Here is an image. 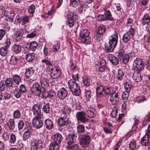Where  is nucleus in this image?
Wrapping results in <instances>:
<instances>
[{"label": "nucleus", "mask_w": 150, "mask_h": 150, "mask_svg": "<svg viewBox=\"0 0 150 150\" xmlns=\"http://www.w3.org/2000/svg\"><path fill=\"white\" fill-rule=\"evenodd\" d=\"M118 34L116 30L109 39V41L105 46V50L109 52H112L116 47L118 43Z\"/></svg>", "instance_id": "1"}, {"label": "nucleus", "mask_w": 150, "mask_h": 150, "mask_svg": "<svg viewBox=\"0 0 150 150\" xmlns=\"http://www.w3.org/2000/svg\"><path fill=\"white\" fill-rule=\"evenodd\" d=\"M68 85L69 89L73 95L78 96L80 95V87L76 81L71 79L69 81Z\"/></svg>", "instance_id": "2"}, {"label": "nucleus", "mask_w": 150, "mask_h": 150, "mask_svg": "<svg viewBox=\"0 0 150 150\" xmlns=\"http://www.w3.org/2000/svg\"><path fill=\"white\" fill-rule=\"evenodd\" d=\"M89 31L86 29L82 30L79 34V38L81 41L86 44H89L91 42V39L89 37Z\"/></svg>", "instance_id": "3"}, {"label": "nucleus", "mask_w": 150, "mask_h": 150, "mask_svg": "<svg viewBox=\"0 0 150 150\" xmlns=\"http://www.w3.org/2000/svg\"><path fill=\"white\" fill-rule=\"evenodd\" d=\"M143 61L140 58H136L133 62L132 70L134 71L139 72L143 70L144 68Z\"/></svg>", "instance_id": "4"}, {"label": "nucleus", "mask_w": 150, "mask_h": 150, "mask_svg": "<svg viewBox=\"0 0 150 150\" xmlns=\"http://www.w3.org/2000/svg\"><path fill=\"white\" fill-rule=\"evenodd\" d=\"M31 146V150H40L42 148V142L40 139L33 138Z\"/></svg>", "instance_id": "5"}, {"label": "nucleus", "mask_w": 150, "mask_h": 150, "mask_svg": "<svg viewBox=\"0 0 150 150\" xmlns=\"http://www.w3.org/2000/svg\"><path fill=\"white\" fill-rule=\"evenodd\" d=\"M90 141V138L89 136L85 134L81 137L79 143L80 145L83 147H86L88 146Z\"/></svg>", "instance_id": "6"}, {"label": "nucleus", "mask_w": 150, "mask_h": 150, "mask_svg": "<svg viewBox=\"0 0 150 150\" xmlns=\"http://www.w3.org/2000/svg\"><path fill=\"white\" fill-rule=\"evenodd\" d=\"M51 69L48 71L50 72V75L53 79H56L59 78L61 75L60 70L57 67L54 66L51 68Z\"/></svg>", "instance_id": "7"}, {"label": "nucleus", "mask_w": 150, "mask_h": 150, "mask_svg": "<svg viewBox=\"0 0 150 150\" xmlns=\"http://www.w3.org/2000/svg\"><path fill=\"white\" fill-rule=\"evenodd\" d=\"M7 5L6 8V16L8 17L10 21L12 22L13 21V18L15 15L14 10L11 7H9Z\"/></svg>", "instance_id": "8"}, {"label": "nucleus", "mask_w": 150, "mask_h": 150, "mask_svg": "<svg viewBox=\"0 0 150 150\" xmlns=\"http://www.w3.org/2000/svg\"><path fill=\"white\" fill-rule=\"evenodd\" d=\"M86 115L84 112H79L76 113V116L78 121L84 123L88 121V119L86 117Z\"/></svg>", "instance_id": "9"}, {"label": "nucleus", "mask_w": 150, "mask_h": 150, "mask_svg": "<svg viewBox=\"0 0 150 150\" xmlns=\"http://www.w3.org/2000/svg\"><path fill=\"white\" fill-rule=\"evenodd\" d=\"M69 122V118L66 115H63L59 118L57 121L58 125L60 127L67 125Z\"/></svg>", "instance_id": "10"}, {"label": "nucleus", "mask_w": 150, "mask_h": 150, "mask_svg": "<svg viewBox=\"0 0 150 150\" xmlns=\"http://www.w3.org/2000/svg\"><path fill=\"white\" fill-rule=\"evenodd\" d=\"M41 117H35L32 120L34 126L37 129H40L43 125V123L40 118Z\"/></svg>", "instance_id": "11"}, {"label": "nucleus", "mask_w": 150, "mask_h": 150, "mask_svg": "<svg viewBox=\"0 0 150 150\" xmlns=\"http://www.w3.org/2000/svg\"><path fill=\"white\" fill-rule=\"evenodd\" d=\"M68 94L67 91L64 88L59 89L57 92L58 97L61 100L64 99L67 97Z\"/></svg>", "instance_id": "12"}, {"label": "nucleus", "mask_w": 150, "mask_h": 150, "mask_svg": "<svg viewBox=\"0 0 150 150\" xmlns=\"http://www.w3.org/2000/svg\"><path fill=\"white\" fill-rule=\"evenodd\" d=\"M149 137L150 138V136L147 134V131H146L145 134L141 139V144L142 146L146 147L149 146Z\"/></svg>", "instance_id": "13"}, {"label": "nucleus", "mask_w": 150, "mask_h": 150, "mask_svg": "<svg viewBox=\"0 0 150 150\" xmlns=\"http://www.w3.org/2000/svg\"><path fill=\"white\" fill-rule=\"evenodd\" d=\"M33 129L30 128H28L23 133L22 138L23 140L25 141L29 139L33 135Z\"/></svg>", "instance_id": "14"}, {"label": "nucleus", "mask_w": 150, "mask_h": 150, "mask_svg": "<svg viewBox=\"0 0 150 150\" xmlns=\"http://www.w3.org/2000/svg\"><path fill=\"white\" fill-rule=\"evenodd\" d=\"M119 98L118 93H114L111 95L110 98V101L112 105H115L118 102Z\"/></svg>", "instance_id": "15"}, {"label": "nucleus", "mask_w": 150, "mask_h": 150, "mask_svg": "<svg viewBox=\"0 0 150 150\" xmlns=\"http://www.w3.org/2000/svg\"><path fill=\"white\" fill-rule=\"evenodd\" d=\"M32 110L33 115L35 116V117H41L42 115L41 109L38 106V104H34L32 107Z\"/></svg>", "instance_id": "16"}, {"label": "nucleus", "mask_w": 150, "mask_h": 150, "mask_svg": "<svg viewBox=\"0 0 150 150\" xmlns=\"http://www.w3.org/2000/svg\"><path fill=\"white\" fill-rule=\"evenodd\" d=\"M76 135L74 133L68 134L66 138L67 144H74L76 141Z\"/></svg>", "instance_id": "17"}, {"label": "nucleus", "mask_w": 150, "mask_h": 150, "mask_svg": "<svg viewBox=\"0 0 150 150\" xmlns=\"http://www.w3.org/2000/svg\"><path fill=\"white\" fill-rule=\"evenodd\" d=\"M46 76H45L44 77L42 76L40 79L42 87L44 89H46L49 87V83L47 81Z\"/></svg>", "instance_id": "18"}, {"label": "nucleus", "mask_w": 150, "mask_h": 150, "mask_svg": "<svg viewBox=\"0 0 150 150\" xmlns=\"http://www.w3.org/2000/svg\"><path fill=\"white\" fill-rule=\"evenodd\" d=\"M41 87L38 83H33L32 87L31 89L32 91L33 92H36L38 93V94L39 95L41 93Z\"/></svg>", "instance_id": "19"}, {"label": "nucleus", "mask_w": 150, "mask_h": 150, "mask_svg": "<svg viewBox=\"0 0 150 150\" xmlns=\"http://www.w3.org/2000/svg\"><path fill=\"white\" fill-rule=\"evenodd\" d=\"M108 59L114 65H116L119 63V60L117 58L112 54L108 55Z\"/></svg>", "instance_id": "20"}, {"label": "nucleus", "mask_w": 150, "mask_h": 150, "mask_svg": "<svg viewBox=\"0 0 150 150\" xmlns=\"http://www.w3.org/2000/svg\"><path fill=\"white\" fill-rule=\"evenodd\" d=\"M132 77L133 80L137 82L140 81L142 79L141 74L137 71H134Z\"/></svg>", "instance_id": "21"}, {"label": "nucleus", "mask_w": 150, "mask_h": 150, "mask_svg": "<svg viewBox=\"0 0 150 150\" xmlns=\"http://www.w3.org/2000/svg\"><path fill=\"white\" fill-rule=\"evenodd\" d=\"M101 11H104V15L106 20L113 21V18L112 17V14L109 10L105 11V9L104 8H101Z\"/></svg>", "instance_id": "22"}, {"label": "nucleus", "mask_w": 150, "mask_h": 150, "mask_svg": "<svg viewBox=\"0 0 150 150\" xmlns=\"http://www.w3.org/2000/svg\"><path fill=\"white\" fill-rule=\"evenodd\" d=\"M45 125L46 128L49 129H52L54 126V124L52 121L49 119H46L45 120Z\"/></svg>", "instance_id": "23"}, {"label": "nucleus", "mask_w": 150, "mask_h": 150, "mask_svg": "<svg viewBox=\"0 0 150 150\" xmlns=\"http://www.w3.org/2000/svg\"><path fill=\"white\" fill-rule=\"evenodd\" d=\"M142 22L144 25L148 24L150 22V16L148 14H145L143 16Z\"/></svg>", "instance_id": "24"}, {"label": "nucleus", "mask_w": 150, "mask_h": 150, "mask_svg": "<svg viewBox=\"0 0 150 150\" xmlns=\"http://www.w3.org/2000/svg\"><path fill=\"white\" fill-rule=\"evenodd\" d=\"M16 40V41H20L22 38L23 36V30L20 29L15 32L14 35Z\"/></svg>", "instance_id": "25"}, {"label": "nucleus", "mask_w": 150, "mask_h": 150, "mask_svg": "<svg viewBox=\"0 0 150 150\" xmlns=\"http://www.w3.org/2000/svg\"><path fill=\"white\" fill-rule=\"evenodd\" d=\"M12 50L14 53L18 54L20 53L22 51V47L19 45L14 44L13 45Z\"/></svg>", "instance_id": "26"}, {"label": "nucleus", "mask_w": 150, "mask_h": 150, "mask_svg": "<svg viewBox=\"0 0 150 150\" xmlns=\"http://www.w3.org/2000/svg\"><path fill=\"white\" fill-rule=\"evenodd\" d=\"M82 83L85 86H89L91 84V81L90 79L86 76L82 77Z\"/></svg>", "instance_id": "27"}, {"label": "nucleus", "mask_w": 150, "mask_h": 150, "mask_svg": "<svg viewBox=\"0 0 150 150\" xmlns=\"http://www.w3.org/2000/svg\"><path fill=\"white\" fill-rule=\"evenodd\" d=\"M63 137L62 135L59 133H57L54 136V141L56 143L59 144L62 141Z\"/></svg>", "instance_id": "28"}, {"label": "nucleus", "mask_w": 150, "mask_h": 150, "mask_svg": "<svg viewBox=\"0 0 150 150\" xmlns=\"http://www.w3.org/2000/svg\"><path fill=\"white\" fill-rule=\"evenodd\" d=\"M8 127L9 129L12 130L15 127V123L14 119L11 118L9 119L7 123Z\"/></svg>", "instance_id": "29"}, {"label": "nucleus", "mask_w": 150, "mask_h": 150, "mask_svg": "<svg viewBox=\"0 0 150 150\" xmlns=\"http://www.w3.org/2000/svg\"><path fill=\"white\" fill-rule=\"evenodd\" d=\"M71 111V109L70 107L67 106H64L63 108L62 113L61 114V116L63 115H66L67 116L70 114Z\"/></svg>", "instance_id": "30"}, {"label": "nucleus", "mask_w": 150, "mask_h": 150, "mask_svg": "<svg viewBox=\"0 0 150 150\" xmlns=\"http://www.w3.org/2000/svg\"><path fill=\"white\" fill-rule=\"evenodd\" d=\"M34 72V68L33 67L28 68L26 70L25 75L26 77H29L32 75Z\"/></svg>", "instance_id": "31"}, {"label": "nucleus", "mask_w": 150, "mask_h": 150, "mask_svg": "<svg viewBox=\"0 0 150 150\" xmlns=\"http://www.w3.org/2000/svg\"><path fill=\"white\" fill-rule=\"evenodd\" d=\"M103 92L106 94L111 95L114 93L113 88L111 87H104Z\"/></svg>", "instance_id": "32"}, {"label": "nucleus", "mask_w": 150, "mask_h": 150, "mask_svg": "<svg viewBox=\"0 0 150 150\" xmlns=\"http://www.w3.org/2000/svg\"><path fill=\"white\" fill-rule=\"evenodd\" d=\"M35 54L33 53L27 54L25 55V59L28 62L32 61L35 58Z\"/></svg>", "instance_id": "33"}, {"label": "nucleus", "mask_w": 150, "mask_h": 150, "mask_svg": "<svg viewBox=\"0 0 150 150\" xmlns=\"http://www.w3.org/2000/svg\"><path fill=\"white\" fill-rule=\"evenodd\" d=\"M42 62L43 63H44L47 66V68L48 70H50V69H51V68L53 66L52 64L50 62V60H48L47 59H43L42 60Z\"/></svg>", "instance_id": "34"}, {"label": "nucleus", "mask_w": 150, "mask_h": 150, "mask_svg": "<svg viewBox=\"0 0 150 150\" xmlns=\"http://www.w3.org/2000/svg\"><path fill=\"white\" fill-rule=\"evenodd\" d=\"M59 144L55 142H51L49 146L50 150H58L59 148Z\"/></svg>", "instance_id": "35"}, {"label": "nucleus", "mask_w": 150, "mask_h": 150, "mask_svg": "<svg viewBox=\"0 0 150 150\" xmlns=\"http://www.w3.org/2000/svg\"><path fill=\"white\" fill-rule=\"evenodd\" d=\"M8 51V49L5 47H2L0 49V54L3 57L6 56Z\"/></svg>", "instance_id": "36"}, {"label": "nucleus", "mask_w": 150, "mask_h": 150, "mask_svg": "<svg viewBox=\"0 0 150 150\" xmlns=\"http://www.w3.org/2000/svg\"><path fill=\"white\" fill-rule=\"evenodd\" d=\"M42 111L46 113H50V105L49 103H47L43 107Z\"/></svg>", "instance_id": "37"}, {"label": "nucleus", "mask_w": 150, "mask_h": 150, "mask_svg": "<svg viewBox=\"0 0 150 150\" xmlns=\"http://www.w3.org/2000/svg\"><path fill=\"white\" fill-rule=\"evenodd\" d=\"M124 72L122 70L120 69H119L117 71V74L116 75L117 79L118 80L121 81L123 79L124 76Z\"/></svg>", "instance_id": "38"}, {"label": "nucleus", "mask_w": 150, "mask_h": 150, "mask_svg": "<svg viewBox=\"0 0 150 150\" xmlns=\"http://www.w3.org/2000/svg\"><path fill=\"white\" fill-rule=\"evenodd\" d=\"M13 79L16 84H19L21 81V77L17 74H15L13 76Z\"/></svg>", "instance_id": "39"}, {"label": "nucleus", "mask_w": 150, "mask_h": 150, "mask_svg": "<svg viewBox=\"0 0 150 150\" xmlns=\"http://www.w3.org/2000/svg\"><path fill=\"white\" fill-rule=\"evenodd\" d=\"M67 144V148L69 150H76L78 149V146L76 144Z\"/></svg>", "instance_id": "40"}, {"label": "nucleus", "mask_w": 150, "mask_h": 150, "mask_svg": "<svg viewBox=\"0 0 150 150\" xmlns=\"http://www.w3.org/2000/svg\"><path fill=\"white\" fill-rule=\"evenodd\" d=\"M130 36L129 32L125 33L122 37V40L124 42H127L130 40Z\"/></svg>", "instance_id": "41"}, {"label": "nucleus", "mask_w": 150, "mask_h": 150, "mask_svg": "<svg viewBox=\"0 0 150 150\" xmlns=\"http://www.w3.org/2000/svg\"><path fill=\"white\" fill-rule=\"evenodd\" d=\"M38 46V44L36 42L33 41L31 42L29 45V48L32 51H34L36 49Z\"/></svg>", "instance_id": "42"}, {"label": "nucleus", "mask_w": 150, "mask_h": 150, "mask_svg": "<svg viewBox=\"0 0 150 150\" xmlns=\"http://www.w3.org/2000/svg\"><path fill=\"white\" fill-rule=\"evenodd\" d=\"M94 110L93 108H90L88 109L86 111V113L89 117L91 118L94 117Z\"/></svg>", "instance_id": "43"}, {"label": "nucleus", "mask_w": 150, "mask_h": 150, "mask_svg": "<svg viewBox=\"0 0 150 150\" xmlns=\"http://www.w3.org/2000/svg\"><path fill=\"white\" fill-rule=\"evenodd\" d=\"M6 14V8L3 6H0V18H3Z\"/></svg>", "instance_id": "44"}, {"label": "nucleus", "mask_w": 150, "mask_h": 150, "mask_svg": "<svg viewBox=\"0 0 150 150\" xmlns=\"http://www.w3.org/2000/svg\"><path fill=\"white\" fill-rule=\"evenodd\" d=\"M129 57L128 54H125L122 57V59H120L124 64H126L128 63L129 60Z\"/></svg>", "instance_id": "45"}, {"label": "nucleus", "mask_w": 150, "mask_h": 150, "mask_svg": "<svg viewBox=\"0 0 150 150\" xmlns=\"http://www.w3.org/2000/svg\"><path fill=\"white\" fill-rule=\"evenodd\" d=\"M13 81L11 78L7 79L5 81L6 85L7 87H11L13 86Z\"/></svg>", "instance_id": "46"}, {"label": "nucleus", "mask_w": 150, "mask_h": 150, "mask_svg": "<svg viewBox=\"0 0 150 150\" xmlns=\"http://www.w3.org/2000/svg\"><path fill=\"white\" fill-rule=\"evenodd\" d=\"M43 52L44 55L45 56L50 55L51 54V50L50 49H49L45 46L43 48Z\"/></svg>", "instance_id": "47"}, {"label": "nucleus", "mask_w": 150, "mask_h": 150, "mask_svg": "<svg viewBox=\"0 0 150 150\" xmlns=\"http://www.w3.org/2000/svg\"><path fill=\"white\" fill-rule=\"evenodd\" d=\"M79 4V0H70V5L73 7H76Z\"/></svg>", "instance_id": "48"}, {"label": "nucleus", "mask_w": 150, "mask_h": 150, "mask_svg": "<svg viewBox=\"0 0 150 150\" xmlns=\"http://www.w3.org/2000/svg\"><path fill=\"white\" fill-rule=\"evenodd\" d=\"M35 9V6L34 5H31L29 6L28 8V11L29 13L32 14L30 16H33V14L34 13Z\"/></svg>", "instance_id": "49"}, {"label": "nucleus", "mask_w": 150, "mask_h": 150, "mask_svg": "<svg viewBox=\"0 0 150 150\" xmlns=\"http://www.w3.org/2000/svg\"><path fill=\"white\" fill-rule=\"evenodd\" d=\"M76 128L78 133H82L85 131V127L82 125H78Z\"/></svg>", "instance_id": "50"}, {"label": "nucleus", "mask_w": 150, "mask_h": 150, "mask_svg": "<svg viewBox=\"0 0 150 150\" xmlns=\"http://www.w3.org/2000/svg\"><path fill=\"white\" fill-rule=\"evenodd\" d=\"M125 53L124 50L122 48L120 49L117 52L118 54V58L120 59H121L122 57L124 56Z\"/></svg>", "instance_id": "51"}, {"label": "nucleus", "mask_w": 150, "mask_h": 150, "mask_svg": "<svg viewBox=\"0 0 150 150\" xmlns=\"http://www.w3.org/2000/svg\"><path fill=\"white\" fill-rule=\"evenodd\" d=\"M67 19H72L74 18L76 19L77 15L75 14L74 11H71L67 15Z\"/></svg>", "instance_id": "52"}, {"label": "nucleus", "mask_w": 150, "mask_h": 150, "mask_svg": "<svg viewBox=\"0 0 150 150\" xmlns=\"http://www.w3.org/2000/svg\"><path fill=\"white\" fill-rule=\"evenodd\" d=\"M136 141L133 140L130 142L129 145V148L131 150H133L136 147Z\"/></svg>", "instance_id": "53"}, {"label": "nucleus", "mask_w": 150, "mask_h": 150, "mask_svg": "<svg viewBox=\"0 0 150 150\" xmlns=\"http://www.w3.org/2000/svg\"><path fill=\"white\" fill-rule=\"evenodd\" d=\"M18 59L17 57L14 56H12L10 60V64L13 65L16 64L17 63Z\"/></svg>", "instance_id": "54"}, {"label": "nucleus", "mask_w": 150, "mask_h": 150, "mask_svg": "<svg viewBox=\"0 0 150 150\" xmlns=\"http://www.w3.org/2000/svg\"><path fill=\"white\" fill-rule=\"evenodd\" d=\"M125 87L126 91L129 92L132 87V85L130 83L127 82L125 84Z\"/></svg>", "instance_id": "55"}, {"label": "nucleus", "mask_w": 150, "mask_h": 150, "mask_svg": "<svg viewBox=\"0 0 150 150\" xmlns=\"http://www.w3.org/2000/svg\"><path fill=\"white\" fill-rule=\"evenodd\" d=\"M14 94L15 96L17 98H20L22 95L21 91L17 88H16L14 92Z\"/></svg>", "instance_id": "56"}, {"label": "nucleus", "mask_w": 150, "mask_h": 150, "mask_svg": "<svg viewBox=\"0 0 150 150\" xmlns=\"http://www.w3.org/2000/svg\"><path fill=\"white\" fill-rule=\"evenodd\" d=\"M21 113L19 110H16L14 112L13 117L15 119L19 118L21 117Z\"/></svg>", "instance_id": "57"}, {"label": "nucleus", "mask_w": 150, "mask_h": 150, "mask_svg": "<svg viewBox=\"0 0 150 150\" xmlns=\"http://www.w3.org/2000/svg\"><path fill=\"white\" fill-rule=\"evenodd\" d=\"M85 96H86V100H89L90 97H91V91L89 90H86L85 91Z\"/></svg>", "instance_id": "58"}, {"label": "nucleus", "mask_w": 150, "mask_h": 150, "mask_svg": "<svg viewBox=\"0 0 150 150\" xmlns=\"http://www.w3.org/2000/svg\"><path fill=\"white\" fill-rule=\"evenodd\" d=\"M129 92L127 91L123 92L122 97L123 100H126L128 99L129 96Z\"/></svg>", "instance_id": "59"}, {"label": "nucleus", "mask_w": 150, "mask_h": 150, "mask_svg": "<svg viewBox=\"0 0 150 150\" xmlns=\"http://www.w3.org/2000/svg\"><path fill=\"white\" fill-rule=\"evenodd\" d=\"M105 27L104 25H101L99 27L98 30V32L100 33H103L105 32Z\"/></svg>", "instance_id": "60"}, {"label": "nucleus", "mask_w": 150, "mask_h": 150, "mask_svg": "<svg viewBox=\"0 0 150 150\" xmlns=\"http://www.w3.org/2000/svg\"><path fill=\"white\" fill-rule=\"evenodd\" d=\"M97 20L99 21H106L104 14H99L96 17Z\"/></svg>", "instance_id": "61"}, {"label": "nucleus", "mask_w": 150, "mask_h": 150, "mask_svg": "<svg viewBox=\"0 0 150 150\" xmlns=\"http://www.w3.org/2000/svg\"><path fill=\"white\" fill-rule=\"evenodd\" d=\"M16 140V137L15 134L12 133L10 135V142L11 143H14Z\"/></svg>", "instance_id": "62"}, {"label": "nucleus", "mask_w": 150, "mask_h": 150, "mask_svg": "<svg viewBox=\"0 0 150 150\" xmlns=\"http://www.w3.org/2000/svg\"><path fill=\"white\" fill-rule=\"evenodd\" d=\"M10 136V133L7 132H5L3 134L2 137L3 139L5 141L8 140Z\"/></svg>", "instance_id": "63"}, {"label": "nucleus", "mask_w": 150, "mask_h": 150, "mask_svg": "<svg viewBox=\"0 0 150 150\" xmlns=\"http://www.w3.org/2000/svg\"><path fill=\"white\" fill-rule=\"evenodd\" d=\"M116 9L115 10V12L117 13H118L119 15L121 14L122 13L121 9L120 4H117L116 6Z\"/></svg>", "instance_id": "64"}]
</instances>
